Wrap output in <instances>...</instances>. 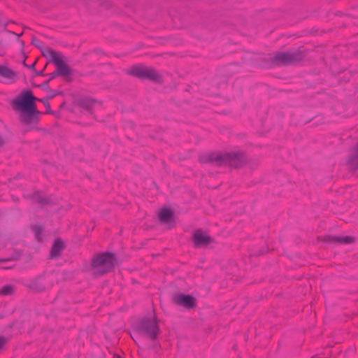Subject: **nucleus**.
Instances as JSON below:
<instances>
[{"label":"nucleus","instance_id":"1","mask_svg":"<svg viewBox=\"0 0 358 358\" xmlns=\"http://www.w3.org/2000/svg\"><path fill=\"white\" fill-rule=\"evenodd\" d=\"M42 102L46 108V113H52L50 103L45 99H37L31 90H23L20 95L12 101L13 108L16 111H20V121L25 124L36 123L38 120L39 112L36 109L35 101Z\"/></svg>","mask_w":358,"mask_h":358},{"label":"nucleus","instance_id":"2","mask_svg":"<svg viewBox=\"0 0 358 358\" xmlns=\"http://www.w3.org/2000/svg\"><path fill=\"white\" fill-rule=\"evenodd\" d=\"M199 161L201 164H212L217 166L228 165L234 169L241 168L248 162L246 153L240 150L224 153L208 152L201 155Z\"/></svg>","mask_w":358,"mask_h":358},{"label":"nucleus","instance_id":"3","mask_svg":"<svg viewBox=\"0 0 358 358\" xmlns=\"http://www.w3.org/2000/svg\"><path fill=\"white\" fill-rule=\"evenodd\" d=\"M115 255L110 252L99 253L91 261V268L94 270L95 277L103 275L111 272L115 268Z\"/></svg>","mask_w":358,"mask_h":358},{"label":"nucleus","instance_id":"4","mask_svg":"<svg viewBox=\"0 0 358 358\" xmlns=\"http://www.w3.org/2000/svg\"><path fill=\"white\" fill-rule=\"evenodd\" d=\"M127 75L138 78L143 80H149L156 83H162V76L157 71L150 66L142 64H137L131 66L125 70Z\"/></svg>","mask_w":358,"mask_h":358},{"label":"nucleus","instance_id":"5","mask_svg":"<svg viewBox=\"0 0 358 358\" xmlns=\"http://www.w3.org/2000/svg\"><path fill=\"white\" fill-rule=\"evenodd\" d=\"M134 329L137 333L151 341H155L160 333L155 316L153 318L144 317L141 319L136 324Z\"/></svg>","mask_w":358,"mask_h":358},{"label":"nucleus","instance_id":"6","mask_svg":"<svg viewBox=\"0 0 358 358\" xmlns=\"http://www.w3.org/2000/svg\"><path fill=\"white\" fill-rule=\"evenodd\" d=\"M305 55L303 52H278L270 58L271 63L275 66H288L297 63L303 59Z\"/></svg>","mask_w":358,"mask_h":358},{"label":"nucleus","instance_id":"7","mask_svg":"<svg viewBox=\"0 0 358 358\" xmlns=\"http://www.w3.org/2000/svg\"><path fill=\"white\" fill-rule=\"evenodd\" d=\"M48 52L50 56L49 62H53L55 64L59 76L66 78L67 81H71V78H68V76L71 73L72 70L62 61V58H64L63 55L53 50H48Z\"/></svg>","mask_w":358,"mask_h":358},{"label":"nucleus","instance_id":"8","mask_svg":"<svg viewBox=\"0 0 358 358\" xmlns=\"http://www.w3.org/2000/svg\"><path fill=\"white\" fill-rule=\"evenodd\" d=\"M172 300L174 303L189 309L194 308L196 306V299L189 294H176L173 296Z\"/></svg>","mask_w":358,"mask_h":358},{"label":"nucleus","instance_id":"9","mask_svg":"<svg viewBox=\"0 0 358 358\" xmlns=\"http://www.w3.org/2000/svg\"><path fill=\"white\" fill-rule=\"evenodd\" d=\"M26 198L32 199L36 203L41 205V206H52L57 203V199L52 196H45L38 192H35L32 195L25 196Z\"/></svg>","mask_w":358,"mask_h":358},{"label":"nucleus","instance_id":"10","mask_svg":"<svg viewBox=\"0 0 358 358\" xmlns=\"http://www.w3.org/2000/svg\"><path fill=\"white\" fill-rule=\"evenodd\" d=\"M193 242L194 247H206L213 242V238L206 235L202 231L197 230L193 234Z\"/></svg>","mask_w":358,"mask_h":358},{"label":"nucleus","instance_id":"11","mask_svg":"<svg viewBox=\"0 0 358 358\" xmlns=\"http://www.w3.org/2000/svg\"><path fill=\"white\" fill-rule=\"evenodd\" d=\"M159 220L162 224H167L169 228L174 227V213L170 208H163L159 213Z\"/></svg>","mask_w":358,"mask_h":358},{"label":"nucleus","instance_id":"12","mask_svg":"<svg viewBox=\"0 0 358 358\" xmlns=\"http://www.w3.org/2000/svg\"><path fill=\"white\" fill-rule=\"evenodd\" d=\"M66 248V245L64 241L58 238H56L53 244L52 245L50 252V259H57L61 256V252Z\"/></svg>","mask_w":358,"mask_h":358},{"label":"nucleus","instance_id":"13","mask_svg":"<svg viewBox=\"0 0 358 358\" xmlns=\"http://www.w3.org/2000/svg\"><path fill=\"white\" fill-rule=\"evenodd\" d=\"M322 241L329 243L350 244L355 242V238L352 236H326L322 238Z\"/></svg>","mask_w":358,"mask_h":358},{"label":"nucleus","instance_id":"14","mask_svg":"<svg viewBox=\"0 0 358 358\" xmlns=\"http://www.w3.org/2000/svg\"><path fill=\"white\" fill-rule=\"evenodd\" d=\"M96 102L97 100L90 97H84L78 99L77 101L80 107L89 111L90 114H93V106Z\"/></svg>","mask_w":358,"mask_h":358},{"label":"nucleus","instance_id":"15","mask_svg":"<svg viewBox=\"0 0 358 358\" xmlns=\"http://www.w3.org/2000/svg\"><path fill=\"white\" fill-rule=\"evenodd\" d=\"M355 150V152L350 155L347 160V164L349 166L350 170L353 171L358 169V143Z\"/></svg>","mask_w":358,"mask_h":358},{"label":"nucleus","instance_id":"16","mask_svg":"<svg viewBox=\"0 0 358 358\" xmlns=\"http://www.w3.org/2000/svg\"><path fill=\"white\" fill-rule=\"evenodd\" d=\"M41 278L36 279L30 285V287L38 292H43L45 289V284L41 281Z\"/></svg>","mask_w":358,"mask_h":358},{"label":"nucleus","instance_id":"17","mask_svg":"<svg viewBox=\"0 0 358 358\" xmlns=\"http://www.w3.org/2000/svg\"><path fill=\"white\" fill-rule=\"evenodd\" d=\"M31 229L34 231L36 238L38 241H41V234L42 233V227L39 225H34L31 227Z\"/></svg>","mask_w":358,"mask_h":358},{"label":"nucleus","instance_id":"18","mask_svg":"<svg viewBox=\"0 0 358 358\" xmlns=\"http://www.w3.org/2000/svg\"><path fill=\"white\" fill-rule=\"evenodd\" d=\"M13 293V287L10 285L3 286L0 290V294L2 295H10Z\"/></svg>","mask_w":358,"mask_h":358},{"label":"nucleus","instance_id":"19","mask_svg":"<svg viewBox=\"0 0 358 358\" xmlns=\"http://www.w3.org/2000/svg\"><path fill=\"white\" fill-rule=\"evenodd\" d=\"M22 253L20 251H15L14 253L8 258H3L7 262L17 261L20 259Z\"/></svg>","mask_w":358,"mask_h":358},{"label":"nucleus","instance_id":"20","mask_svg":"<svg viewBox=\"0 0 358 358\" xmlns=\"http://www.w3.org/2000/svg\"><path fill=\"white\" fill-rule=\"evenodd\" d=\"M64 92L62 91H54L52 90H49L48 94L46 97V99H52L57 95H63Z\"/></svg>","mask_w":358,"mask_h":358},{"label":"nucleus","instance_id":"21","mask_svg":"<svg viewBox=\"0 0 358 358\" xmlns=\"http://www.w3.org/2000/svg\"><path fill=\"white\" fill-rule=\"evenodd\" d=\"M8 342V338L3 336H0V350H3Z\"/></svg>","mask_w":358,"mask_h":358},{"label":"nucleus","instance_id":"22","mask_svg":"<svg viewBox=\"0 0 358 358\" xmlns=\"http://www.w3.org/2000/svg\"><path fill=\"white\" fill-rule=\"evenodd\" d=\"M49 82H50L49 80H46L44 83H43L41 85H40L39 87L45 90H47L48 92H49V90H50L49 87Z\"/></svg>","mask_w":358,"mask_h":358},{"label":"nucleus","instance_id":"23","mask_svg":"<svg viewBox=\"0 0 358 358\" xmlns=\"http://www.w3.org/2000/svg\"><path fill=\"white\" fill-rule=\"evenodd\" d=\"M41 50V52H42V55L43 56L45 57H50L49 60L50 59V56L49 55V52H48V50H52L51 48H47L45 49H40Z\"/></svg>","mask_w":358,"mask_h":358},{"label":"nucleus","instance_id":"24","mask_svg":"<svg viewBox=\"0 0 358 358\" xmlns=\"http://www.w3.org/2000/svg\"><path fill=\"white\" fill-rule=\"evenodd\" d=\"M48 76H49V79L48 80L50 81V80H53L54 78H55L57 76H59V74L57 73V71L56 70L55 71L49 74Z\"/></svg>","mask_w":358,"mask_h":358},{"label":"nucleus","instance_id":"25","mask_svg":"<svg viewBox=\"0 0 358 358\" xmlns=\"http://www.w3.org/2000/svg\"><path fill=\"white\" fill-rule=\"evenodd\" d=\"M31 44L35 45L38 48L41 49V47L38 44L37 40L34 36L32 38Z\"/></svg>","mask_w":358,"mask_h":358},{"label":"nucleus","instance_id":"26","mask_svg":"<svg viewBox=\"0 0 358 358\" xmlns=\"http://www.w3.org/2000/svg\"><path fill=\"white\" fill-rule=\"evenodd\" d=\"M5 144V140L3 136L0 134V148Z\"/></svg>","mask_w":358,"mask_h":358},{"label":"nucleus","instance_id":"27","mask_svg":"<svg viewBox=\"0 0 358 358\" xmlns=\"http://www.w3.org/2000/svg\"><path fill=\"white\" fill-rule=\"evenodd\" d=\"M36 61H35L32 64H31L30 66H28L27 68L33 70L35 71V65H36Z\"/></svg>","mask_w":358,"mask_h":358},{"label":"nucleus","instance_id":"28","mask_svg":"<svg viewBox=\"0 0 358 358\" xmlns=\"http://www.w3.org/2000/svg\"><path fill=\"white\" fill-rule=\"evenodd\" d=\"M35 75L36 76H45V74L43 73V71H35Z\"/></svg>","mask_w":358,"mask_h":358},{"label":"nucleus","instance_id":"29","mask_svg":"<svg viewBox=\"0 0 358 358\" xmlns=\"http://www.w3.org/2000/svg\"><path fill=\"white\" fill-rule=\"evenodd\" d=\"M13 267V266H10L9 265H7V266H3L1 267L2 269H10Z\"/></svg>","mask_w":358,"mask_h":358},{"label":"nucleus","instance_id":"30","mask_svg":"<svg viewBox=\"0 0 358 358\" xmlns=\"http://www.w3.org/2000/svg\"><path fill=\"white\" fill-rule=\"evenodd\" d=\"M13 267V266H10L9 265H7V266H3L1 267L2 269H10Z\"/></svg>","mask_w":358,"mask_h":358},{"label":"nucleus","instance_id":"31","mask_svg":"<svg viewBox=\"0 0 358 358\" xmlns=\"http://www.w3.org/2000/svg\"><path fill=\"white\" fill-rule=\"evenodd\" d=\"M65 104H66V103H65V102H63V103L60 105L59 108H64Z\"/></svg>","mask_w":358,"mask_h":358},{"label":"nucleus","instance_id":"32","mask_svg":"<svg viewBox=\"0 0 358 358\" xmlns=\"http://www.w3.org/2000/svg\"><path fill=\"white\" fill-rule=\"evenodd\" d=\"M6 262V260L3 258L0 259V263Z\"/></svg>","mask_w":358,"mask_h":358},{"label":"nucleus","instance_id":"33","mask_svg":"<svg viewBox=\"0 0 358 358\" xmlns=\"http://www.w3.org/2000/svg\"><path fill=\"white\" fill-rule=\"evenodd\" d=\"M113 358H121V357L117 355H114Z\"/></svg>","mask_w":358,"mask_h":358},{"label":"nucleus","instance_id":"34","mask_svg":"<svg viewBox=\"0 0 358 358\" xmlns=\"http://www.w3.org/2000/svg\"><path fill=\"white\" fill-rule=\"evenodd\" d=\"M23 64H24V66H25L27 67L28 66V65H27V62H25V60L23 61Z\"/></svg>","mask_w":358,"mask_h":358},{"label":"nucleus","instance_id":"35","mask_svg":"<svg viewBox=\"0 0 358 358\" xmlns=\"http://www.w3.org/2000/svg\"><path fill=\"white\" fill-rule=\"evenodd\" d=\"M22 35V33L17 35L18 37H20Z\"/></svg>","mask_w":358,"mask_h":358},{"label":"nucleus","instance_id":"36","mask_svg":"<svg viewBox=\"0 0 358 358\" xmlns=\"http://www.w3.org/2000/svg\"><path fill=\"white\" fill-rule=\"evenodd\" d=\"M131 338H132V340H134V341H135V339H134V338L133 337V336H131Z\"/></svg>","mask_w":358,"mask_h":358},{"label":"nucleus","instance_id":"37","mask_svg":"<svg viewBox=\"0 0 358 358\" xmlns=\"http://www.w3.org/2000/svg\"><path fill=\"white\" fill-rule=\"evenodd\" d=\"M131 338H132V340H134V341H135V339H134V338L133 337V336H131Z\"/></svg>","mask_w":358,"mask_h":358}]
</instances>
